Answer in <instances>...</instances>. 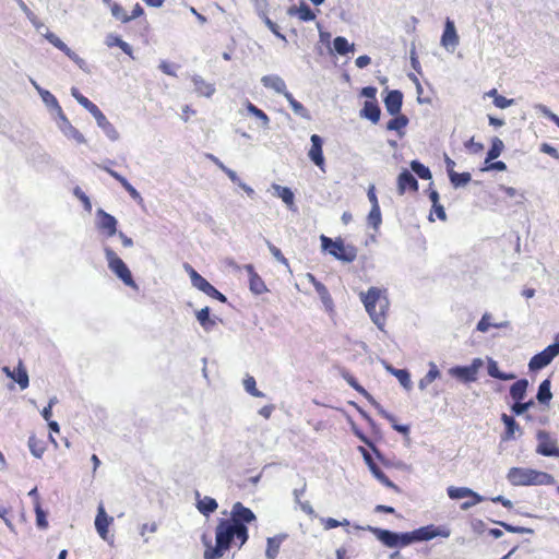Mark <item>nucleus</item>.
<instances>
[{
    "label": "nucleus",
    "instance_id": "1",
    "mask_svg": "<svg viewBox=\"0 0 559 559\" xmlns=\"http://www.w3.org/2000/svg\"><path fill=\"white\" fill-rule=\"evenodd\" d=\"M358 530H365L374 535V537L388 548H403L412 544L424 542V528L419 527L411 532H394L386 528H380L371 525L356 526Z\"/></svg>",
    "mask_w": 559,
    "mask_h": 559
},
{
    "label": "nucleus",
    "instance_id": "2",
    "mask_svg": "<svg viewBox=\"0 0 559 559\" xmlns=\"http://www.w3.org/2000/svg\"><path fill=\"white\" fill-rule=\"evenodd\" d=\"M360 301L364 304L367 313L371 321L381 331L384 330L386 311L389 310L390 301L385 290L378 287H370L367 292H360Z\"/></svg>",
    "mask_w": 559,
    "mask_h": 559
},
{
    "label": "nucleus",
    "instance_id": "3",
    "mask_svg": "<svg viewBox=\"0 0 559 559\" xmlns=\"http://www.w3.org/2000/svg\"><path fill=\"white\" fill-rule=\"evenodd\" d=\"M508 480L513 486H536L552 485L555 477L546 472H539L531 468L511 467L507 475Z\"/></svg>",
    "mask_w": 559,
    "mask_h": 559
},
{
    "label": "nucleus",
    "instance_id": "4",
    "mask_svg": "<svg viewBox=\"0 0 559 559\" xmlns=\"http://www.w3.org/2000/svg\"><path fill=\"white\" fill-rule=\"evenodd\" d=\"M72 97L76 99V102L88 110L92 116L95 118L97 126L105 132V134L111 140L117 141L119 139V133L116 128L108 121L106 116L100 111V109L92 103L87 97L83 96L78 90L72 87Z\"/></svg>",
    "mask_w": 559,
    "mask_h": 559
},
{
    "label": "nucleus",
    "instance_id": "5",
    "mask_svg": "<svg viewBox=\"0 0 559 559\" xmlns=\"http://www.w3.org/2000/svg\"><path fill=\"white\" fill-rule=\"evenodd\" d=\"M322 249L328 251L336 260L350 263L357 258V248L345 245L341 238L332 239L325 235L320 236Z\"/></svg>",
    "mask_w": 559,
    "mask_h": 559
},
{
    "label": "nucleus",
    "instance_id": "6",
    "mask_svg": "<svg viewBox=\"0 0 559 559\" xmlns=\"http://www.w3.org/2000/svg\"><path fill=\"white\" fill-rule=\"evenodd\" d=\"M104 252L110 271L119 280H121L124 285L135 288L136 284L127 264L116 254V252L110 247H104Z\"/></svg>",
    "mask_w": 559,
    "mask_h": 559
},
{
    "label": "nucleus",
    "instance_id": "7",
    "mask_svg": "<svg viewBox=\"0 0 559 559\" xmlns=\"http://www.w3.org/2000/svg\"><path fill=\"white\" fill-rule=\"evenodd\" d=\"M559 355V342L548 345L542 352L535 354L530 362L528 368L531 371H538L547 367Z\"/></svg>",
    "mask_w": 559,
    "mask_h": 559
},
{
    "label": "nucleus",
    "instance_id": "8",
    "mask_svg": "<svg viewBox=\"0 0 559 559\" xmlns=\"http://www.w3.org/2000/svg\"><path fill=\"white\" fill-rule=\"evenodd\" d=\"M536 438L538 440L536 453L543 456L559 457V447H557V441L556 439L551 438L548 431L538 430Z\"/></svg>",
    "mask_w": 559,
    "mask_h": 559
},
{
    "label": "nucleus",
    "instance_id": "9",
    "mask_svg": "<svg viewBox=\"0 0 559 559\" xmlns=\"http://www.w3.org/2000/svg\"><path fill=\"white\" fill-rule=\"evenodd\" d=\"M257 516L251 509L245 507L241 502L234 503L230 512V518L226 519L233 524H247L255 521Z\"/></svg>",
    "mask_w": 559,
    "mask_h": 559
},
{
    "label": "nucleus",
    "instance_id": "10",
    "mask_svg": "<svg viewBox=\"0 0 559 559\" xmlns=\"http://www.w3.org/2000/svg\"><path fill=\"white\" fill-rule=\"evenodd\" d=\"M96 215V227L105 233L107 237H112L118 233V222L115 216L105 212L103 209H98Z\"/></svg>",
    "mask_w": 559,
    "mask_h": 559
},
{
    "label": "nucleus",
    "instance_id": "11",
    "mask_svg": "<svg viewBox=\"0 0 559 559\" xmlns=\"http://www.w3.org/2000/svg\"><path fill=\"white\" fill-rule=\"evenodd\" d=\"M235 539L233 523L226 519H221L215 528V542H218L230 549Z\"/></svg>",
    "mask_w": 559,
    "mask_h": 559
},
{
    "label": "nucleus",
    "instance_id": "12",
    "mask_svg": "<svg viewBox=\"0 0 559 559\" xmlns=\"http://www.w3.org/2000/svg\"><path fill=\"white\" fill-rule=\"evenodd\" d=\"M459 35L456 33V28L454 22L449 17L444 23V31L441 36V45L448 50L453 52L459 45Z\"/></svg>",
    "mask_w": 559,
    "mask_h": 559
},
{
    "label": "nucleus",
    "instance_id": "13",
    "mask_svg": "<svg viewBox=\"0 0 559 559\" xmlns=\"http://www.w3.org/2000/svg\"><path fill=\"white\" fill-rule=\"evenodd\" d=\"M418 181L415 176L406 168H403L397 176V193L403 195L407 190L412 192L418 191Z\"/></svg>",
    "mask_w": 559,
    "mask_h": 559
},
{
    "label": "nucleus",
    "instance_id": "14",
    "mask_svg": "<svg viewBox=\"0 0 559 559\" xmlns=\"http://www.w3.org/2000/svg\"><path fill=\"white\" fill-rule=\"evenodd\" d=\"M310 141H311V147L308 152V156L314 165H317L319 168L323 169L324 162H325L323 151H322L323 140L320 135L312 134L310 136Z\"/></svg>",
    "mask_w": 559,
    "mask_h": 559
},
{
    "label": "nucleus",
    "instance_id": "15",
    "mask_svg": "<svg viewBox=\"0 0 559 559\" xmlns=\"http://www.w3.org/2000/svg\"><path fill=\"white\" fill-rule=\"evenodd\" d=\"M2 371L3 373H5L7 377L15 381L21 390H25L28 386V373L22 360L19 361V365L14 370H11L9 367L5 366L2 368Z\"/></svg>",
    "mask_w": 559,
    "mask_h": 559
},
{
    "label": "nucleus",
    "instance_id": "16",
    "mask_svg": "<svg viewBox=\"0 0 559 559\" xmlns=\"http://www.w3.org/2000/svg\"><path fill=\"white\" fill-rule=\"evenodd\" d=\"M384 107L389 115L396 116L401 112L403 105V93L399 90L389 91L383 99Z\"/></svg>",
    "mask_w": 559,
    "mask_h": 559
},
{
    "label": "nucleus",
    "instance_id": "17",
    "mask_svg": "<svg viewBox=\"0 0 559 559\" xmlns=\"http://www.w3.org/2000/svg\"><path fill=\"white\" fill-rule=\"evenodd\" d=\"M193 287L201 290L205 295L221 301L226 302L227 297L218 292L207 280H205L203 276L201 278L193 276Z\"/></svg>",
    "mask_w": 559,
    "mask_h": 559
},
{
    "label": "nucleus",
    "instance_id": "18",
    "mask_svg": "<svg viewBox=\"0 0 559 559\" xmlns=\"http://www.w3.org/2000/svg\"><path fill=\"white\" fill-rule=\"evenodd\" d=\"M365 463L367 464L372 476L379 480L382 485L388 488L394 489L395 491H400L399 487L391 481L388 476L380 469V467L374 463L371 455H365Z\"/></svg>",
    "mask_w": 559,
    "mask_h": 559
},
{
    "label": "nucleus",
    "instance_id": "19",
    "mask_svg": "<svg viewBox=\"0 0 559 559\" xmlns=\"http://www.w3.org/2000/svg\"><path fill=\"white\" fill-rule=\"evenodd\" d=\"M112 521L114 519L107 515L103 504H100L95 518V527L104 540H108V526Z\"/></svg>",
    "mask_w": 559,
    "mask_h": 559
},
{
    "label": "nucleus",
    "instance_id": "20",
    "mask_svg": "<svg viewBox=\"0 0 559 559\" xmlns=\"http://www.w3.org/2000/svg\"><path fill=\"white\" fill-rule=\"evenodd\" d=\"M362 119H367L372 123H378L381 117V108L377 100H366L359 111Z\"/></svg>",
    "mask_w": 559,
    "mask_h": 559
},
{
    "label": "nucleus",
    "instance_id": "21",
    "mask_svg": "<svg viewBox=\"0 0 559 559\" xmlns=\"http://www.w3.org/2000/svg\"><path fill=\"white\" fill-rule=\"evenodd\" d=\"M288 537L286 533L277 534L266 539L265 556L267 559H275L280 552L282 543Z\"/></svg>",
    "mask_w": 559,
    "mask_h": 559
},
{
    "label": "nucleus",
    "instance_id": "22",
    "mask_svg": "<svg viewBox=\"0 0 559 559\" xmlns=\"http://www.w3.org/2000/svg\"><path fill=\"white\" fill-rule=\"evenodd\" d=\"M449 373L463 382H474L476 380L475 368L468 366H455L449 369Z\"/></svg>",
    "mask_w": 559,
    "mask_h": 559
},
{
    "label": "nucleus",
    "instance_id": "23",
    "mask_svg": "<svg viewBox=\"0 0 559 559\" xmlns=\"http://www.w3.org/2000/svg\"><path fill=\"white\" fill-rule=\"evenodd\" d=\"M195 498H197V508L201 514L209 516L211 513L216 511L218 504L214 498L209 497V496L200 498L199 491H195Z\"/></svg>",
    "mask_w": 559,
    "mask_h": 559
},
{
    "label": "nucleus",
    "instance_id": "24",
    "mask_svg": "<svg viewBox=\"0 0 559 559\" xmlns=\"http://www.w3.org/2000/svg\"><path fill=\"white\" fill-rule=\"evenodd\" d=\"M202 539L205 546L203 554L204 559H219L227 550H229V548L218 542H215V545L213 546L211 542L205 539V536H203Z\"/></svg>",
    "mask_w": 559,
    "mask_h": 559
},
{
    "label": "nucleus",
    "instance_id": "25",
    "mask_svg": "<svg viewBox=\"0 0 559 559\" xmlns=\"http://www.w3.org/2000/svg\"><path fill=\"white\" fill-rule=\"evenodd\" d=\"M105 170L112 177L115 178L117 181H119L121 183V186L129 192L130 197L141 203L143 202V198L141 197V194L139 193V191L127 180V178H124L123 176H121L120 174H118L117 171L112 170V169H109V168H105Z\"/></svg>",
    "mask_w": 559,
    "mask_h": 559
},
{
    "label": "nucleus",
    "instance_id": "26",
    "mask_svg": "<svg viewBox=\"0 0 559 559\" xmlns=\"http://www.w3.org/2000/svg\"><path fill=\"white\" fill-rule=\"evenodd\" d=\"M192 82L199 96L211 97L216 91L214 84L206 82L200 75H194Z\"/></svg>",
    "mask_w": 559,
    "mask_h": 559
},
{
    "label": "nucleus",
    "instance_id": "27",
    "mask_svg": "<svg viewBox=\"0 0 559 559\" xmlns=\"http://www.w3.org/2000/svg\"><path fill=\"white\" fill-rule=\"evenodd\" d=\"M261 83L263 84L264 87L271 88L278 94H281L282 92H285V88H286L285 81L276 74H270V75L262 76Z\"/></svg>",
    "mask_w": 559,
    "mask_h": 559
},
{
    "label": "nucleus",
    "instance_id": "28",
    "mask_svg": "<svg viewBox=\"0 0 559 559\" xmlns=\"http://www.w3.org/2000/svg\"><path fill=\"white\" fill-rule=\"evenodd\" d=\"M501 420H502V423L504 424V427H506L504 433L501 437L502 440L503 441H508V440L513 439L514 438V433L516 431H520L519 424L516 423V420L512 416H509L507 414H502L501 415Z\"/></svg>",
    "mask_w": 559,
    "mask_h": 559
},
{
    "label": "nucleus",
    "instance_id": "29",
    "mask_svg": "<svg viewBox=\"0 0 559 559\" xmlns=\"http://www.w3.org/2000/svg\"><path fill=\"white\" fill-rule=\"evenodd\" d=\"M551 399V381L550 379L547 378L540 382L537 390L536 400L540 404L548 405Z\"/></svg>",
    "mask_w": 559,
    "mask_h": 559
},
{
    "label": "nucleus",
    "instance_id": "30",
    "mask_svg": "<svg viewBox=\"0 0 559 559\" xmlns=\"http://www.w3.org/2000/svg\"><path fill=\"white\" fill-rule=\"evenodd\" d=\"M105 43L108 47H119L126 55L134 59L132 47L127 41L122 40L120 36L115 34H108L106 36Z\"/></svg>",
    "mask_w": 559,
    "mask_h": 559
},
{
    "label": "nucleus",
    "instance_id": "31",
    "mask_svg": "<svg viewBox=\"0 0 559 559\" xmlns=\"http://www.w3.org/2000/svg\"><path fill=\"white\" fill-rule=\"evenodd\" d=\"M528 388V381L526 379H520L514 382L510 388V395L514 402L523 401Z\"/></svg>",
    "mask_w": 559,
    "mask_h": 559
},
{
    "label": "nucleus",
    "instance_id": "32",
    "mask_svg": "<svg viewBox=\"0 0 559 559\" xmlns=\"http://www.w3.org/2000/svg\"><path fill=\"white\" fill-rule=\"evenodd\" d=\"M386 370L399 380L404 389L409 390L412 388L411 374L406 369H396L388 365Z\"/></svg>",
    "mask_w": 559,
    "mask_h": 559
},
{
    "label": "nucleus",
    "instance_id": "33",
    "mask_svg": "<svg viewBox=\"0 0 559 559\" xmlns=\"http://www.w3.org/2000/svg\"><path fill=\"white\" fill-rule=\"evenodd\" d=\"M409 120L405 115H402L401 112L396 116H393L391 120L386 123V130L389 131H396L399 132L400 136L404 135L403 132H401L402 129H404L408 124Z\"/></svg>",
    "mask_w": 559,
    "mask_h": 559
},
{
    "label": "nucleus",
    "instance_id": "34",
    "mask_svg": "<svg viewBox=\"0 0 559 559\" xmlns=\"http://www.w3.org/2000/svg\"><path fill=\"white\" fill-rule=\"evenodd\" d=\"M272 188L275 191V195L281 198L282 201L289 207L294 205L295 195L290 188L282 187L280 185L274 183Z\"/></svg>",
    "mask_w": 559,
    "mask_h": 559
},
{
    "label": "nucleus",
    "instance_id": "35",
    "mask_svg": "<svg viewBox=\"0 0 559 559\" xmlns=\"http://www.w3.org/2000/svg\"><path fill=\"white\" fill-rule=\"evenodd\" d=\"M440 377V371L437 365L433 361L429 362V370L424 378H421L418 382V388L423 391L430 383H432L437 378Z\"/></svg>",
    "mask_w": 559,
    "mask_h": 559
},
{
    "label": "nucleus",
    "instance_id": "36",
    "mask_svg": "<svg viewBox=\"0 0 559 559\" xmlns=\"http://www.w3.org/2000/svg\"><path fill=\"white\" fill-rule=\"evenodd\" d=\"M333 49L341 56H346L348 52H353L355 49L354 44H349L348 40L343 36H336L333 40Z\"/></svg>",
    "mask_w": 559,
    "mask_h": 559
},
{
    "label": "nucleus",
    "instance_id": "37",
    "mask_svg": "<svg viewBox=\"0 0 559 559\" xmlns=\"http://www.w3.org/2000/svg\"><path fill=\"white\" fill-rule=\"evenodd\" d=\"M314 289H316L317 294L319 295L325 310L332 311L334 304H333V299H332L328 288L325 287V285H323L322 283H316Z\"/></svg>",
    "mask_w": 559,
    "mask_h": 559
},
{
    "label": "nucleus",
    "instance_id": "38",
    "mask_svg": "<svg viewBox=\"0 0 559 559\" xmlns=\"http://www.w3.org/2000/svg\"><path fill=\"white\" fill-rule=\"evenodd\" d=\"M503 148H504V144H503L502 140H500L497 136L493 138L491 140V146L487 152L485 163H489V162L498 158L500 156V154L502 153Z\"/></svg>",
    "mask_w": 559,
    "mask_h": 559
},
{
    "label": "nucleus",
    "instance_id": "39",
    "mask_svg": "<svg viewBox=\"0 0 559 559\" xmlns=\"http://www.w3.org/2000/svg\"><path fill=\"white\" fill-rule=\"evenodd\" d=\"M421 528H424L423 531L425 532V535H428L427 537L424 538V542L430 540V539H432L435 537H438V536H441V537H449L450 536V530L436 527L432 524L426 525V526H421Z\"/></svg>",
    "mask_w": 559,
    "mask_h": 559
},
{
    "label": "nucleus",
    "instance_id": "40",
    "mask_svg": "<svg viewBox=\"0 0 559 559\" xmlns=\"http://www.w3.org/2000/svg\"><path fill=\"white\" fill-rule=\"evenodd\" d=\"M450 182L451 185L457 189V188H462V187H465L468 182H471L472 180V176L467 171H464V173H453V174H450Z\"/></svg>",
    "mask_w": 559,
    "mask_h": 559
},
{
    "label": "nucleus",
    "instance_id": "41",
    "mask_svg": "<svg viewBox=\"0 0 559 559\" xmlns=\"http://www.w3.org/2000/svg\"><path fill=\"white\" fill-rule=\"evenodd\" d=\"M35 87L38 90L44 103L55 109L58 114H62V110H61V107L59 106L58 102H57V98L49 92V91H46V90H41L38 85H36L34 83Z\"/></svg>",
    "mask_w": 559,
    "mask_h": 559
},
{
    "label": "nucleus",
    "instance_id": "42",
    "mask_svg": "<svg viewBox=\"0 0 559 559\" xmlns=\"http://www.w3.org/2000/svg\"><path fill=\"white\" fill-rule=\"evenodd\" d=\"M409 166L412 171L415 173L420 179L430 180L432 178L430 169L419 160H412Z\"/></svg>",
    "mask_w": 559,
    "mask_h": 559
},
{
    "label": "nucleus",
    "instance_id": "43",
    "mask_svg": "<svg viewBox=\"0 0 559 559\" xmlns=\"http://www.w3.org/2000/svg\"><path fill=\"white\" fill-rule=\"evenodd\" d=\"M247 110L249 114L257 117L261 121V127L263 129H269L270 118L263 110H261L260 108H258L255 105H253L250 102L247 103Z\"/></svg>",
    "mask_w": 559,
    "mask_h": 559
},
{
    "label": "nucleus",
    "instance_id": "44",
    "mask_svg": "<svg viewBox=\"0 0 559 559\" xmlns=\"http://www.w3.org/2000/svg\"><path fill=\"white\" fill-rule=\"evenodd\" d=\"M354 433L357 438H359L360 441H362L367 447L371 449V451L374 453L376 457L385 464V460L383 454L380 452V450L374 445V443L368 439L360 430H358L356 427L353 428Z\"/></svg>",
    "mask_w": 559,
    "mask_h": 559
},
{
    "label": "nucleus",
    "instance_id": "45",
    "mask_svg": "<svg viewBox=\"0 0 559 559\" xmlns=\"http://www.w3.org/2000/svg\"><path fill=\"white\" fill-rule=\"evenodd\" d=\"M447 493L450 499L459 500V499L467 498V497H469V495H473V489L467 488V487L450 486L447 489Z\"/></svg>",
    "mask_w": 559,
    "mask_h": 559
},
{
    "label": "nucleus",
    "instance_id": "46",
    "mask_svg": "<svg viewBox=\"0 0 559 559\" xmlns=\"http://www.w3.org/2000/svg\"><path fill=\"white\" fill-rule=\"evenodd\" d=\"M343 379L348 383L349 386H352L354 390H356L358 393H360L367 400H372V395L369 392H367L364 386H361L359 384V382L356 380V378L354 376H352L348 372H344Z\"/></svg>",
    "mask_w": 559,
    "mask_h": 559
},
{
    "label": "nucleus",
    "instance_id": "47",
    "mask_svg": "<svg viewBox=\"0 0 559 559\" xmlns=\"http://www.w3.org/2000/svg\"><path fill=\"white\" fill-rule=\"evenodd\" d=\"M197 320L205 330H210L215 325V321L210 318V308L204 307L197 312Z\"/></svg>",
    "mask_w": 559,
    "mask_h": 559
},
{
    "label": "nucleus",
    "instance_id": "48",
    "mask_svg": "<svg viewBox=\"0 0 559 559\" xmlns=\"http://www.w3.org/2000/svg\"><path fill=\"white\" fill-rule=\"evenodd\" d=\"M235 538L238 539L239 548H241L249 539V530L248 526L243 524H233Z\"/></svg>",
    "mask_w": 559,
    "mask_h": 559
},
{
    "label": "nucleus",
    "instance_id": "49",
    "mask_svg": "<svg viewBox=\"0 0 559 559\" xmlns=\"http://www.w3.org/2000/svg\"><path fill=\"white\" fill-rule=\"evenodd\" d=\"M243 388L250 395L254 397H264V393L257 389L255 379L251 376H247L243 379Z\"/></svg>",
    "mask_w": 559,
    "mask_h": 559
},
{
    "label": "nucleus",
    "instance_id": "50",
    "mask_svg": "<svg viewBox=\"0 0 559 559\" xmlns=\"http://www.w3.org/2000/svg\"><path fill=\"white\" fill-rule=\"evenodd\" d=\"M34 509H35V513H36V525L41 530L47 528L48 527L47 514L43 510L40 501H38V500L35 501Z\"/></svg>",
    "mask_w": 559,
    "mask_h": 559
},
{
    "label": "nucleus",
    "instance_id": "51",
    "mask_svg": "<svg viewBox=\"0 0 559 559\" xmlns=\"http://www.w3.org/2000/svg\"><path fill=\"white\" fill-rule=\"evenodd\" d=\"M249 286L250 290L255 295H261L266 292V286L258 274L252 275V277L249 278Z\"/></svg>",
    "mask_w": 559,
    "mask_h": 559
},
{
    "label": "nucleus",
    "instance_id": "52",
    "mask_svg": "<svg viewBox=\"0 0 559 559\" xmlns=\"http://www.w3.org/2000/svg\"><path fill=\"white\" fill-rule=\"evenodd\" d=\"M298 11H299V14H298V17L302 21V22H310V21H313L316 19V14L314 12L311 10V8L304 1L300 2L299 7H298Z\"/></svg>",
    "mask_w": 559,
    "mask_h": 559
},
{
    "label": "nucleus",
    "instance_id": "53",
    "mask_svg": "<svg viewBox=\"0 0 559 559\" xmlns=\"http://www.w3.org/2000/svg\"><path fill=\"white\" fill-rule=\"evenodd\" d=\"M206 157L212 160L218 168H221L227 176L228 178L231 180V181H236L237 180V174L235 170L226 167L221 160L218 157H216L215 155L213 154H206Z\"/></svg>",
    "mask_w": 559,
    "mask_h": 559
},
{
    "label": "nucleus",
    "instance_id": "54",
    "mask_svg": "<svg viewBox=\"0 0 559 559\" xmlns=\"http://www.w3.org/2000/svg\"><path fill=\"white\" fill-rule=\"evenodd\" d=\"M368 223L374 229L379 228L382 223L380 206H371V210L368 214Z\"/></svg>",
    "mask_w": 559,
    "mask_h": 559
},
{
    "label": "nucleus",
    "instance_id": "55",
    "mask_svg": "<svg viewBox=\"0 0 559 559\" xmlns=\"http://www.w3.org/2000/svg\"><path fill=\"white\" fill-rule=\"evenodd\" d=\"M493 523L500 525L509 533H519V534H533L534 533V530L528 528V527L514 526V525H511L509 523L501 522V521H493Z\"/></svg>",
    "mask_w": 559,
    "mask_h": 559
},
{
    "label": "nucleus",
    "instance_id": "56",
    "mask_svg": "<svg viewBox=\"0 0 559 559\" xmlns=\"http://www.w3.org/2000/svg\"><path fill=\"white\" fill-rule=\"evenodd\" d=\"M109 7H110L111 15L116 20L120 21L121 23L129 22L128 14L126 13L124 9L120 4L114 2Z\"/></svg>",
    "mask_w": 559,
    "mask_h": 559
},
{
    "label": "nucleus",
    "instance_id": "57",
    "mask_svg": "<svg viewBox=\"0 0 559 559\" xmlns=\"http://www.w3.org/2000/svg\"><path fill=\"white\" fill-rule=\"evenodd\" d=\"M535 405L534 401L533 400H530L525 403H523L522 401L520 402H514V404L511 406V411L516 415V416H521L523 415L525 412H527L531 407H533Z\"/></svg>",
    "mask_w": 559,
    "mask_h": 559
},
{
    "label": "nucleus",
    "instance_id": "58",
    "mask_svg": "<svg viewBox=\"0 0 559 559\" xmlns=\"http://www.w3.org/2000/svg\"><path fill=\"white\" fill-rule=\"evenodd\" d=\"M292 110L295 115L299 116L300 118L305 120H311V116L309 114V110L298 100H295L290 105Z\"/></svg>",
    "mask_w": 559,
    "mask_h": 559
},
{
    "label": "nucleus",
    "instance_id": "59",
    "mask_svg": "<svg viewBox=\"0 0 559 559\" xmlns=\"http://www.w3.org/2000/svg\"><path fill=\"white\" fill-rule=\"evenodd\" d=\"M73 194L82 202L84 210L87 213H91L92 203H91L90 198L85 194V192L80 187H75L73 189Z\"/></svg>",
    "mask_w": 559,
    "mask_h": 559
},
{
    "label": "nucleus",
    "instance_id": "60",
    "mask_svg": "<svg viewBox=\"0 0 559 559\" xmlns=\"http://www.w3.org/2000/svg\"><path fill=\"white\" fill-rule=\"evenodd\" d=\"M535 109L542 112L545 117L551 120L559 128V117L556 114H554L547 106L543 104H537L535 106Z\"/></svg>",
    "mask_w": 559,
    "mask_h": 559
},
{
    "label": "nucleus",
    "instance_id": "61",
    "mask_svg": "<svg viewBox=\"0 0 559 559\" xmlns=\"http://www.w3.org/2000/svg\"><path fill=\"white\" fill-rule=\"evenodd\" d=\"M266 245L271 254L274 257L276 261H278L282 264L288 265L287 259L283 255L282 251L277 247H275L269 240H266Z\"/></svg>",
    "mask_w": 559,
    "mask_h": 559
},
{
    "label": "nucleus",
    "instance_id": "62",
    "mask_svg": "<svg viewBox=\"0 0 559 559\" xmlns=\"http://www.w3.org/2000/svg\"><path fill=\"white\" fill-rule=\"evenodd\" d=\"M261 17H262V20H263L264 24L266 25V27H267V28H269V29H270V31H271V32H272L276 37H278V38L283 39V40H285V39H286V38H285V36H284L282 33H280L277 24H276V23H274L271 19H269V16H267L266 14L261 15Z\"/></svg>",
    "mask_w": 559,
    "mask_h": 559
},
{
    "label": "nucleus",
    "instance_id": "63",
    "mask_svg": "<svg viewBox=\"0 0 559 559\" xmlns=\"http://www.w3.org/2000/svg\"><path fill=\"white\" fill-rule=\"evenodd\" d=\"M490 318H491V314L489 312H485L483 314L481 319L478 321V323L476 325V330L481 333H486L492 324L490 322Z\"/></svg>",
    "mask_w": 559,
    "mask_h": 559
},
{
    "label": "nucleus",
    "instance_id": "64",
    "mask_svg": "<svg viewBox=\"0 0 559 559\" xmlns=\"http://www.w3.org/2000/svg\"><path fill=\"white\" fill-rule=\"evenodd\" d=\"M514 103H515V100L513 98H507L502 95H497V97H495V99H493L495 106L500 109L508 108V107L512 106Z\"/></svg>",
    "mask_w": 559,
    "mask_h": 559
}]
</instances>
